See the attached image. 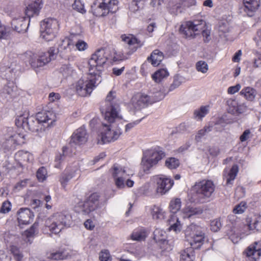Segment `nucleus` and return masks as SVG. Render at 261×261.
Returning <instances> with one entry per match:
<instances>
[{
    "label": "nucleus",
    "mask_w": 261,
    "mask_h": 261,
    "mask_svg": "<svg viewBox=\"0 0 261 261\" xmlns=\"http://www.w3.org/2000/svg\"><path fill=\"white\" fill-rule=\"evenodd\" d=\"M59 28L58 21L54 18H48L40 23V37L46 41L53 40Z\"/></svg>",
    "instance_id": "nucleus-12"
},
{
    "label": "nucleus",
    "mask_w": 261,
    "mask_h": 261,
    "mask_svg": "<svg viewBox=\"0 0 261 261\" xmlns=\"http://www.w3.org/2000/svg\"><path fill=\"white\" fill-rule=\"evenodd\" d=\"M153 179L156 183V191L161 195L168 192L174 184L171 178L163 174L154 176Z\"/></svg>",
    "instance_id": "nucleus-15"
},
{
    "label": "nucleus",
    "mask_w": 261,
    "mask_h": 261,
    "mask_svg": "<svg viewBox=\"0 0 261 261\" xmlns=\"http://www.w3.org/2000/svg\"><path fill=\"white\" fill-rule=\"evenodd\" d=\"M179 31L187 38L193 39L201 34L205 42L211 39L210 30L203 20L186 21L180 25Z\"/></svg>",
    "instance_id": "nucleus-1"
},
{
    "label": "nucleus",
    "mask_w": 261,
    "mask_h": 261,
    "mask_svg": "<svg viewBox=\"0 0 261 261\" xmlns=\"http://www.w3.org/2000/svg\"><path fill=\"white\" fill-rule=\"evenodd\" d=\"M212 130V127L206 126L203 128L199 130L195 136V139L196 141L199 142L202 137L204 136L207 133Z\"/></svg>",
    "instance_id": "nucleus-51"
},
{
    "label": "nucleus",
    "mask_w": 261,
    "mask_h": 261,
    "mask_svg": "<svg viewBox=\"0 0 261 261\" xmlns=\"http://www.w3.org/2000/svg\"><path fill=\"white\" fill-rule=\"evenodd\" d=\"M166 232L160 228H156L153 232V239L159 244L161 249L167 250L171 249L170 247L168 246V242L166 240Z\"/></svg>",
    "instance_id": "nucleus-20"
},
{
    "label": "nucleus",
    "mask_w": 261,
    "mask_h": 261,
    "mask_svg": "<svg viewBox=\"0 0 261 261\" xmlns=\"http://www.w3.org/2000/svg\"><path fill=\"white\" fill-rule=\"evenodd\" d=\"M229 113L233 114H239L244 112L245 107L243 104L239 103L236 99L229 98L226 101Z\"/></svg>",
    "instance_id": "nucleus-23"
},
{
    "label": "nucleus",
    "mask_w": 261,
    "mask_h": 261,
    "mask_svg": "<svg viewBox=\"0 0 261 261\" xmlns=\"http://www.w3.org/2000/svg\"><path fill=\"white\" fill-rule=\"evenodd\" d=\"M171 4L176 3L175 6L176 9L182 7L183 8L189 7L195 4V0H171Z\"/></svg>",
    "instance_id": "nucleus-46"
},
{
    "label": "nucleus",
    "mask_w": 261,
    "mask_h": 261,
    "mask_svg": "<svg viewBox=\"0 0 261 261\" xmlns=\"http://www.w3.org/2000/svg\"><path fill=\"white\" fill-rule=\"evenodd\" d=\"M110 48H100L93 54L88 62L90 74L100 75L107 61L110 60Z\"/></svg>",
    "instance_id": "nucleus-3"
},
{
    "label": "nucleus",
    "mask_w": 261,
    "mask_h": 261,
    "mask_svg": "<svg viewBox=\"0 0 261 261\" xmlns=\"http://www.w3.org/2000/svg\"><path fill=\"white\" fill-rule=\"evenodd\" d=\"M261 245L259 242H255L252 246H249L245 251L246 256L250 261H255L261 253Z\"/></svg>",
    "instance_id": "nucleus-22"
},
{
    "label": "nucleus",
    "mask_w": 261,
    "mask_h": 261,
    "mask_svg": "<svg viewBox=\"0 0 261 261\" xmlns=\"http://www.w3.org/2000/svg\"><path fill=\"white\" fill-rule=\"evenodd\" d=\"M191 237L193 239V241L194 243H202L204 241V234L201 230L197 231V232L191 236Z\"/></svg>",
    "instance_id": "nucleus-52"
},
{
    "label": "nucleus",
    "mask_w": 261,
    "mask_h": 261,
    "mask_svg": "<svg viewBox=\"0 0 261 261\" xmlns=\"http://www.w3.org/2000/svg\"><path fill=\"white\" fill-rule=\"evenodd\" d=\"M11 204L10 202L9 201H4L0 209V212L4 214L8 213L11 210Z\"/></svg>",
    "instance_id": "nucleus-62"
},
{
    "label": "nucleus",
    "mask_w": 261,
    "mask_h": 261,
    "mask_svg": "<svg viewBox=\"0 0 261 261\" xmlns=\"http://www.w3.org/2000/svg\"><path fill=\"white\" fill-rule=\"evenodd\" d=\"M46 175L47 171L43 167L40 168L36 173V176L40 181H44L46 179Z\"/></svg>",
    "instance_id": "nucleus-57"
},
{
    "label": "nucleus",
    "mask_w": 261,
    "mask_h": 261,
    "mask_svg": "<svg viewBox=\"0 0 261 261\" xmlns=\"http://www.w3.org/2000/svg\"><path fill=\"white\" fill-rule=\"evenodd\" d=\"M16 89L17 87L14 83L9 82L3 88L2 94L5 96H7L6 95H7L11 97H13L15 96Z\"/></svg>",
    "instance_id": "nucleus-40"
},
{
    "label": "nucleus",
    "mask_w": 261,
    "mask_h": 261,
    "mask_svg": "<svg viewBox=\"0 0 261 261\" xmlns=\"http://www.w3.org/2000/svg\"><path fill=\"white\" fill-rule=\"evenodd\" d=\"M168 75L169 72L167 69H161L153 74L152 77L156 83H160L163 79L167 77Z\"/></svg>",
    "instance_id": "nucleus-44"
},
{
    "label": "nucleus",
    "mask_w": 261,
    "mask_h": 261,
    "mask_svg": "<svg viewBox=\"0 0 261 261\" xmlns=\"http://www.w3.org/2000/svg\"><path fill=\"white\" fill-rule=\"evenodd\" d=\"M132 53L133 52L124 54L121 52H117L114 48H110V60L114 62L125 60L127 59Z\"/></svg>",
    "instance_id": "nucleus-35"
},
{
    "label": "nucleus",
    "mask_w": 261,
    "mask_h": 261,
    "mask_svg": "<svg viewBox=\"0 0 261 261\" xmlns=\"http://www.w3.org/2000/svg\"><path fill=\"white\" fill-rule=\"evenodd\" d=\"M56 55L55 48L50 47L47 51L41 52L36 55L30 51L26 53L25 56L31 66L36 69L46 65L51 60L55 59Z\"/></svg>",
    "instance_id": "nucleus-9"
},
{
    "label": "nucleus",
    "mask_w": 261,
    "mask_h": 261,
    "mask_svg": "<svg viewBox=\"0 0 261 261\" xmlns=\"http://www.w3.org/2000/svg\"><path fill=\"white\" fill-rule=\"evenodd\" d=\"M257 94L255 89L251 87L244 88L240 92V95L248 101H253Z\"/></svg>",
    "instance_id": "nucleus-37"
},
{
    "label": "nucleus",
    "mask_w": 261,
    "mask_h": 261,
    "mask_svg": "<svg viewBox=\"0 0 261 261\" xmlns=\"http://www.w3.org/2000/svg\"><path fill=\"white\" fill-rule=\"evenodd\" d=\"M170 225L169 229L174 231H179L181 229V224L179 221L178 218L175 215H172L169 220Z\"/></svg>",
    "instance_id": "nucleus-45"
},
{
    "label": "nucleus",
    "mask_w": 261,
    "mask_h": 261,
    "mask_svg": "<svg viewBox=\"0 0 261 261\" xmlns=\"http://www.w3.org/2000/svg\"><path fill=\"white\" fill-rule=\"evenodd\" d=\"M39 232V223L35 222L29 228L25 230L22 234L23 238L27 242L32 243L34 237Z\"/></svg>",
    "instance_id": "nucleus-29"
},
{
    "label": "nucleus",
    "mask_w": 261,
    "mask_h": 261,
    "mask_svg": "<svg viewBox=\"0 0 261 261\" xmlns=\"http://www.w3.org/2000/svg\"><path fill=\"white\" fill-rule=\"evenodd\" d=\"M11 138L8 140V144L5 145L4 142H2V147L4 150L10 149L13 145H21L25 143V136L21 133L15 132Z\"/></svg>",
    "instance_id": "nucleus-26"
},
{
    "label": "nucleus",
    "mask_w": 261,
    "mask_h": 261,
    "mask_svg": "<svg viewBox=\"0 0 261 261\" xmlns=\"http://www.w3.org/2000/svg\"><path fill=\"white\" fill-rule=\"evenodd\" d=\"M15 159L20 166L23 167L27 163L32 162L34 158L33 154L31 153L23 150H20L15 153Z\"/></svg>",
    "instance_id": "nucleus-25"
},
{
    "label": "nucleus",
    "mask_w": 261,
    "mask_h": 261,
    "mask_svg": "<svg viewBox=\"0 0 261 261\" xmlns=\"http://www.w3.org/2000/svg\"><path fill=\"white\" fill-rule=\"evenodd\" d=\"M208 107L206 106L201 107L200 109L196 110L194 112V117L198 120H201L208 113Z\"/></svg>",
    "instance_id": "nucleus-49"
},
{
    "label": "nucleus",
    "mask_w": 261,
    "mask_h": 261,
    "mask_svg": "<svg viewBox=\"0 0 261 261\" xmlns=\"http://www.w3.org/2000/svg\"><path fill=\"white\" fill-rule=\"evenodd\" d=\"M111 172L117 188L122 189L125 186L128 188L133 186L134 181L128 178L129 175L134 174L133 171L115 164L111 169Z\"/></svg>",
    "instance_id": "nucleus-6"
},
{
    "label": "nucleus",
    "mask_w": 261,
    "mask_h": 261,
    "mask_svg": "<svg viewBox=\"0 0 261 261\" xmlns=\"http://www.w3.org/2000/svg\"><path fill=\"white\" fill-rule=\"evenodd\" d=\"M196 69L197 71L205 73L208 70V65L205 62L200 61L196 64Z\"/></svg>",
    "instance_id": "nucleus-58"
},
{
    "label": "nucleus",
    "mask_w": 261,
    "mask_h": 261,
    "mask_svg": "<svg viewBox=\"0 0 261 261\" xmlns=\"http://www.w3.org/2000/svg\"><path fill=\"white\" fill-rule=\"evenodd\" d=\"M42 7V1L36 0L30 4L25 9V14L30 18L34 15H38Z\"/></svg>",
    "instance_id": "nucleus-28"
},
{
    "label": "nucleus",
    "mask_w": 261,
    "mask_h": 261,
    "mask_svg": "<svg viewBox=\"0 0 261 261\" xmlns=\"http://www.w3.org/2000/svg\"><path fill=\"white\" fill-rule=\"evenodd\" d=\"M62 151V153H60L56 158L55 166L56 168H60L61 163L65 161L67 157H71L75 154V146L69 142L68 144L63 147Z\"/></svg>",
    "instance_id": "nucleus-17"
},
{
    "label": "nucleus",
    "mask_w": 261,
    "mask_h": 261,
    "mask_svg": "<svg viewBox=\"0 0 261 261\" xmlns=\"http://www.w3.org/2000/svg\"><path fill=\"white\" fill-rule=\"evenodd\" d=\"M36 116L38 121L42 124L43 129L48 127L55 121V115L51 111H43L38 113Z\"/></svg>",
    "instance_id": "nucleus-19"
},
{
    "label": "nucleus",
    "mask_w": 261,
    "mask_h": 261,
    "mask_svg": "<svg viewBox=\"0 0 261 261\" xmlns=\"http://www.w3.org/2000/svg\"><path fill=\"white\" fill-rule=\"evenodd\" d=\"M203 210L201 207H187L182 212L183 218H190L194 216H198L202 214Z\"/></svg>",
    "instance_id": "nucleus-32"
},
{
    "label": "nucleus",
    "mask_w": 261,
    "mask_h": 261,
    "mask_svg": "<svg viewBox=\"0 0 261 261\" xmlns=\"http://www.w3.org/2000/svg\"><path fill=\"white\" fill-rule=\"evenodd\" d=\"M99 199V196L96 193L91 194L86 200L90 205H92L93 208L95 210L97 204Z\"/></svg>",
    "instance_id": "nucleus-56"
},
{
    "label": "nucleus",
    "mask_w": 261,
    "mask_h": 261,
    "mask_svg": "<svg viewBox=\"0 0 261 261\" xmlns=\"http://www.w3.org/2000/svg\"><path fill=\"white\" fill-rule=\"evenodd\" d=\"M71 217L63 213H57L45 220V225L53 233H59L65 226L69 225Z\"/></svg>",
    "instance_id": "nucleus-11"
},
{
    "label": "nucleus",
    "mask_w": 261,
    "mask_h": 261,
    "mask_svg": "<svg viewBox=\"0 0 261 261\" xmlns=\"http://www.w3.org/2000/svg\"><path fill=\"white\" fill-rule=\"evenodd\" d=\"M164 59V55L162 52L158 49L152 51L150 57L147 58L153 66H158Z\"/></svg>",
    "instance_id": "nucleus-33"
},
{
    "label": "nucleus",
    "mask_w": 261,
    "mask_h": 261,
    "mask_svg": "<svg viewBox=\"0 0 261 261\" xmlns=\"http://www.w3.org/2000/svg\"><path fill=\"white\" fill-rule=\"evenodd\" d=\"M88 135L84 126L77 129L70 137V142L75 146L84 144L88 140Z\"/></svg>",
    "instance_id": "nucleus-18"
},
{
    "label": "nucleus",
    "mask_w": 261,
    "mask_h": 261,
    "mask_svg": "<svg viewBox=\"0 0 261 261\" xmlns=\"http://www.w3.org/2000/svg\"><path fill=\"white\" fill-rule=\"evenodd\" d=\"M186 82V80L184 76L179 74L175 75L173 77V81L170 85L169 90L172 91L175 90Z\"/></svg>",
    "instance_id": "nucleus-42"
},
{
    "label": "nucleus",
    "mask_w": 261,
    "mask_h": 261,
    "mask_svg": "<svg viewBox=\"0 0 261 261\" xmlns=\"http://www.w3.org/2000/svg\"><path fill=\"white\" fill-rule=\"evenodd\" d=\"M9 36V33L5 26L0 24V39H7Z\"/></svg>",
    "instance_id": "nucleus-61"
},
{
    "label": "nucleus",
    "mask_w": 261,
    "mask_h": 261,
    "mask_svg": "<svg viewBox=\"0 0 261 261\" xmlns=\"http://www.w3.org/2000/svg\"><path fill=\"white\" fill-rule=\"evenodd\" d=\"M244 11L248 16H251L260 6V0H243Z\"/></svg>",
    "instance_id": "nucleus-30"
},
{
    "label": "nucleus",
    "mask_w": 261,
    "mask_h": 261,
    "mask_svg": "<svg viewBox=\"0 0 261 261\" xmlns=\"http://www.w3.org/2000/svg\"><path fill=\"white\" fill-rule=\"evenodd\" d=\"M164 97V95L161 92H156L153 97L143 93H137L132 98L129 107L131 109L140 110L156 101H159Z\"/></svg>",
    "instance_id": "nucleus-7"
},
{
    "label": "nucleus",
    "mask_w": 261,
    "mask_h": 261,
    "mask_svg": "<svg viewBox=\"0 0 261 261\" xmlns=\"http://www.w3.org/2000/svg\"><path fill=\"white\" fill-rule=\"evenodd\" d=\"M10 15L12 18V28L18 33L25 32L29 26V24L27 22V19L15 11L11 12Z\"/></svg>",
    "instance_id": "nucleus-16"
},
{
    "label": "nucleus",
    "mask_w": 261,
    "mask_h": 261,
    "mask_svg": "<svg viewBox=\"0 0 261 261\" xmlns=\"http://www.w3.org/2000/svg\"><path fill=\"white\" fill-rule=\"evenodd\" d=\"M117 0H95L91 6V11L97 17H104L117 10Z\"/></svg>",
    "instance_id": "nucleus-10"
},
{
    "label": "nucleus",
    "mask_w": 261,
    "mask_h": 261,
    "mask_svg": "<svg viewBox=\"0 0 261 261\" xmlns=\"http://www.w3.org/2000/svg\"><path fill=\"white\" fill-rule=\"evenodd\" d=\"M246 203L245 202H241L233 208V212L234 214H241L244 212L246 209Z\"/></svg>",
    "instance_id": "nucleus-59"
},
{
    "label": "nucleus",
    "mask_w": 261,
    "mask_h": 261,
    "mask_svg": "<svg viewBox=\"0 0 261 261\" xmlns=\"http://www.w3.org/2000/svg\"><path fill=\"white\" fill-rule=\"evenodd\" d=\"M17 220L19 225H27L32 221L33 213L28 208H21L17 213Z\"/></svg>",
    "instance_id": "nucleus-21"
},
{
    "label": "nucleus",
    "mask_w": 261,
    "mask_h": 261,
    "mask_svg": "<svg viewBox=\"0 0 261 261\" xmlns=\"http://www.w3.org/2000/svg\"><path fill=\"white\" fill-rule=\"evenodd\" d=\"M164 156V151L159 147L144 151L141 163L142 169L144 173H149L150 169Z\"/></svg>",
    "instance_id": "nucleus-4"
},
{
    "label": "nucleus",
    "mask_w": 261,
    "mask_h": 261,
    "mask_svg": "<svg viewBox=\"0 0 261 261\" xmlns=\"http://www.w3.org/2000/svg\"><path fill=\"white\" fill-rule=\"evenodd\" d=\"M211 227L212 231L215 232L218 231L221 227L220 221L217 219L212 221L211 223Z\"/></svg>",
    "instance_id": "nucleus-63"
},
{
    "label": "nucleus",
    "mask_w": 261,
    "mask_h": 261,
    "mask_svg": "<svg viewBox=\"0 0 261 261\" xmlns=\"http://www.w3.org/2000/svg\"><path fill=\"white\" fill-rule=\"evenodd\" d=\"M74 46H76V49L79 51H84L87 48L88 44L83 40H79L74 44Z\"/></svg>",
    "instance_id": "nucleus-64"
},
{
    "label": "nucleus",
    "mask_w": 261,
    "mask_h": 261,
    "mask_svg": "<svg viewBox=\"0 0 261 261\" xmlns=\"http://www.w3.org/2000/svg\"><path fill=\"white\" fill-rule=\"evenodd\" d=\"M69 255V252L65 249H61L56 252L50 253L47 254V258L51 259H64Z\"/></svg>",
    "instance_id": "nucleus-41"
},
{
    "label": "nucleus",
    "mask_w": 261,
    "mask_h": 261,
    "mask_svg": "<svg viewBox=\"0 0 261 261\" xmlns=\"http://www.w3.org/2000/svg\"><path fill=\"white\" fill-rule=\"evenodd\" d=\"M119 103L116 92L110 91L106 98L105 105L100 109L105 120L109 123H114L117 118H119Z\"/></svg>",
    "instance_id": "nucleus-2"
},
{
    "label": "nucleus",
    "mask_w": 261,
    "mask_h": 261,
    "mask_svg": "<svg viewBox=\"0 0 261 261\" xmlns=\"http://www.w3.org/2000/svg\"><path fill=\"white\" fill-rule=\"evenodd\" d=\"M15 124L18 127H22L33 132H39L43 130L42 124L38 121L37 117H29L28 114L18 116L15 119Z\"/></svg>",
    "instance_id": "nucleus-14"
},
{
    "label": "nucleus",
    "mask_w": 261,
    "mask_h": 261,
    "mask_svg": "<svg viewBox=\"0 0 261 261\" xmlns=\"http://www.w3.org/2000/svg\"><path fill=\"white\" fill-rule=\"evenodd\" d=\"M246 223L248 228L251 230H261V216L250 215L246 218Z\"/></svg>",
    "instance_id": "nucleus-24"
},
{
    "label": "nucleus",
    "mask_w": 261,
    "mask_h": 261,
    "mask_svg": "<svg viewBox=\"0 0 261 261\" xmlns=\"http://www.w3.org/2000/svg\"><path fill=\"white\" fill-rule=\"evenodd\" d=\"M148 235L146 229L139 228L134 230L131 235V239L134 241H142L145 239Z\"/></svg>",
    "instance_id": "nucleus-38"
},
{
    "label": "nucleus",
    "mask_w": 261,
    "mask_h": 261,
    "mask_svg": "<svg viewBox=\"0 0 261 261\" xmlns=\"http://www.w3.org/2000/svg\"><path fill=\"white\" fill-rule=\"evenodd\" d=\"M169 208L172 213L175 214L178 212L181 208L180 199L179 198L172 199L170 202Z\"/></svg>",
    "instance_id": "nucleus-47"
},
{
    "label": "nucleus",
    "mask_w": 261,
    "mask_h": 261,
    "mask_svg": "<svg viewBox=\"0 0 261 261\" xmlns=\"http://www.w3.org/2000/svg\"><path fill=\"white\" fill-rule=\"evenodd\" d=\"M74 48V43L68 38H66L62 40L59 44L58 50L59 51H64L65 53H68Z\"/></svg>",
    "instance_id": "nucleus-36"
},
{
    "label": "nucleus",
    "mask_w": 261,
    "mask_h": 261,
    "mask_svg": "<svg viewBox=\"0 0 261 261\" xmlns=\"http://www.w3.org/2000/svg\"><path fill=\"white\" fill-rule=\"evenodd\" d=\"M165 165L169 169H176L179 166V162L178 160L176 158H170L166 160Z\"/></svg>",
    "instance_id": "nucleus-50"
},
{
    "label": "nucleus",
    "mask_w": 261,
    "mask_h": 261,
    "mask_svg": "<svg viewBox=\"0 0 261 261\" xmlns=\"http://www.w3.org/2000/svg\"><path fill=\"white\" fill-rule=\"evenodd\" d=\"M238 172V167L233 165L230 169H225L223 171V178L227 186H231Z\"/></svg>",
    "instance_id": "nucleus-27"
},
{
    "label": "nucleus",
    "mask_w": 261,
    "mask_h": 261,
    "mask_svg": "<svg viewBox=\"0 0 261 261\" xmlns=\"http://www.w3.org/2000/svg\"><path fill=\"white\" fill-rule=\"evenodd\" d=\"M11 253L14 255L15 259L17 261H21L23 258V255L19 249L16 246H12L11 248Z\"/></svg>",
    "instance_id": "nucleus-55"
},
{
    "label": "nucleus",
    "mask_w": 261,
    "mask_h": 261,
    "mask_svg": "<svg viewBox=\"0 0 261 261\" xmlns=\"http://www.w3.org/2000/svg\"><path fill=\"white\" fill-rule=\"evenodd\" d=\"M193 189L197 201L202 203L210 200L215 191V186L212 180L204 179L196 182Z\"/></svg>",
    "instance_id": "nucleus-8"
},
{
    "label": "nucleus",
    "mask_w": 261,
    "mask_h": 261,
    "mask_svg": "<svg viewBox=\"0 0 261 261\" xmlns=\"http://www.w3.org/2000/svg\"><path fill=\"white\" fill-rule=\"evenodd\" d=\"M122 40L128 44L129 45H134L137 44V46H135V49L138 47V46H141L143 45V43H141L140 41L138 40L136 38L134 37L132 35L126 36L125 35H123L121 37Z\"/></svg>",
    "instance_id": "nucleus-43"
},
{
    "label": "nucleus",
    "mask_w": 261,
    "mask_h": 261,
    "mask_svg": "<svg viewBox=\"0 0 261 261\" xmlns=\"http://www.w3.org/2000/svg\"><path fill=\"white\" fill-rule=\"evenodd\" d=\"M72 8L82 14L86 12L84 5L80 0H75L72 4Z\"/></svg>",
    "instance_id": "nucleus-54"
},
{
    "label": "nucleus",
    "mask_w": 261,
    "mask_h": 261,
    "mask_svg": "<svg viewBox=\"0 0 261 261\" xmlns=\"http://www.w3.org/2000/svg\"><path fill=\"white\" fill-rule=\"evenodd\" d=\"M122 134V130L111 124H103L100 135L98 137V143L104 144L117 140Z\"/></svg>",
    "instance_id": "nucleus-13"
},
{
    "label": "nucleus",
    "mask_w": 261,
    "mask_h": 261,
    "mask_svg": "<svg viewBox=\"0 0 261 261\" xmlns=\"http://www.w3.org/2000/svg\"><path fill=\"white\" fill-rule=\"evenodd\" d=\"M76 171H77V170H73L69 172L68 170L66 173L64 174L62 176L61 182L64 187H65L67 182L75 176Z\"/></svg>",
    "instance_id": "nucleus-48"
},
{
    "label": "nucleus",
    "mask_w": 261,
    "mask_h": 261,
    "mask_svg": "<svg viewBox=\"0 0 261 261\" xmlns=\"http://www.w3.org/2000/svg\"><path fill=\"white\" fill-rule=\"evenodd\" d=\"M100 261H111L109 252L107 250H102L99 256Z\"/></svg>",
    "instance_id": "nucleus-60"
},
{
    "label": "nucleus",
    "mask_w": 261,
    "mask_h": 261,
    "mask_svg": "<svg viewBox=\"0 0 261 261\" xmlns=\"http://www.w3.org/2000/svg\"><path fill=\"white\" fill-rule=\"evenodd\" d=\"M13 128L12 127L4 128L2 131V139L0 141V145L2 147V142H4V144H8V140L11 139L14 134Z\"/></svg>",
    "instance_id": "nucleus-39"
},
{
    "label": "nucleus",
    "mask_w": 261,
    "mask_h": 261,
    "mask_svg": "<svg viewBox=\"0 0 261 261\" xmlns=\"http://www.w3.org/2000/svg\"><path fill=\"white\" fill-rule=\"evenodd\" d=\"M97 82H100V76L88 75L81 77L74 85L76 93L81 96L89 95L96 87Z\"/></svg>",
    "instance_id": "nucleus-5"
},
{
    "label": "nucleus",
    "mask_w": 261,
    "mask_h": 261,
    "mask_svg": "<svg viewBox=\"0 0 261 261\" xmlns=\"http://www.w3.org/2000/svg\"><path fill=\"white\" fill-rule=\"evenodd\" d=\"M150 212L152 219L154 220H162L165 218L166 213L159 205L151 206L150 208Z\"/></svg>",
    "instance_id": "nucleus-34"
},
{
    "label": "nucleus",
    "mask_w": 261,
    "mask_h": 261,
    "mask_svg": "<svg viewBox=\"0 0 261 261\" xmlns=\"http://www.w3.org/2000/svg\"><path fill=\"white\" fill-rule=\"evenodd\" d=\"M76 213L83 215L88 214L90 212L94 210L92 205H90L87 201H80L74 207Z\"/></svg>",
    "instance_id": "nucleus-31"
},
{
    "label": "nucleus",
    "mask_w": 261,
    "mask_h": 261,
    "mask_svg": "<svg viewBox=\"0 0 261 261\" xmlns=\"http://www.w3.org/2000/svg\"><path fill=\"white\" fill-rule=\"evenodd\" d=\"M201 230V228L194 224H191L189 226H188L186 230V234L187 236H191V235L194 234Z\"/></svg>",
    "instance_id": "nucleus-53"
}]
</instances>
